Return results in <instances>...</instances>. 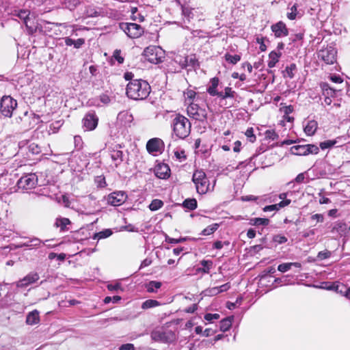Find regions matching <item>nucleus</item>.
Listing matches in <instances>:
<instances>
[{
    "mask_svg": "<svg viewBox=\"0 0 350 350\" xmlns=\"http://www.w3.org/2000/svg\"><path fill=\"white\" fill-rule=\"evenodd\" d=\"M144 55L149 62L157 64L163 62L165 51L160 46H149L144 49Z\"/></svg>",
    "mask_w": 350,
    "mask_h": 350,
    "instance_id": "5",
    "label": "nucleus"
},
{
    "mask_svg": "<svg viewBox=\"0 0 350 350\" xmlns=\"http://www.w3.org/2000/svg\"><path fill=\"white\" fill-rule=\"evenodd\" d=\"M232 317L222 319L219 323L220 330L224 332L228 331L232 325Z\"/></svg>",
    "mask_w": 350,
    "mask_h": 350,
    "instance_id": "32",
    "label": "nucleus"
},
{
    "mask_svg": "<svg viewBox=\"0 0 350 350\" xmlns=\"http://www.w3.org/2000/svg\"><path fill=\"white\" fill-rule=\"evenodd\" d=\"M29 34L34 33L38 28V21L33 15H31L24 23Z\"/></svg>",
    "mask_w": 350,
    "mask_h": 350,
    "instance_id": "21",
    "label": "nucleus"
},
{
    "mask_svg": "<svg viewBox=\"0 0 350 350\" xmlns=\"http://www.w3.org/2000/svg\"><path fill=\"white\" fill-rule=\"evenodd\" d=\"M281 56V53H277L275 51H271L269 55V61L267 63L268 67L271 68H273L276 63L279 61V58Z\"/></svg>",
    "mask_w": 350,
    "mask_h": 350,
    "instance_id": "29",
    "label": "nucleus"
},
{
    "mask_svg": "<svg viewBox=\"0 0 350 350\" xmlns=\"http://www.w3.org/2000/svg\"><path fill=\"white\" fill-rule=\"evenodd\" d=\"M7 14H10L13 16L18 17L20 20L23 21V23L30 16V12L28 10H19V9H8Z\"/></svg>",
    "mask_w": 350,
    "mask_h": 350,
    "instance_id": "20",
    "label": "nucleus"
},
{
    "mask_svg": "<svg viewBox=\"0 0 350 350\" xmlns=\"http://www.w3.org/2000/svg\"><path fill=\"white\" fill-rule=\"evenodd\" d=\"M120 27L131 38H137L144 33L143 27L137 23H122Z\"/></svg>",
    "mask_w": 350,
    "mask_h": 350,
    "instance_id": "9",
    "label": "nucleus"
},
{
    "mask_svg": "<svg viewBox=\"0 0 350 350\" xmlns=\"http://www.w3.org/2000/svg\"><path fill=\"white\" fill-rule=\"evenodd\" d=\"M183 206L189 210H194L197 207V201L195 199H187L184 201Z\"/></svg>",
    "mask_w": 350,
    "mask_h": 350,
    "instance_id": "45",
    "label": "nucleus"
},
{
    "mask_svg": "<svg viewBox=\"0 0 350 350\" xmlns=\"http://www.w3.org/2000/svg\"><path fill=\"white\" fill-rule=\"evenodd\" d=\"M318 127V124L315 120H310L304 126V132L308 136L313 135Z\"/></svg>",
    "mask_w": 350,
    "mask_h": 350,
    "instance_id": "24",
    "label": "nucleus"
},
{
    "mask_svg": "<svg viewBox=\"0 0 350 350\" xmlns=\"http://www.w3.org/2000/svg\"><path fill=\"white\" fill-rule=\"evenodd\" d=\"M290 151L295 155L306 156L310 154H318L319 148L314 144L295 145L291 148Z\"/></svg>",
    "mask_w": 350,
    "mask_h": 350,
    "instance_id": "8",
    "label": "nucleus"
},
{
    "mask_svg": "<svg viewBox=\"0 0 350 350\" xmlns=\"http://www.w3.org/2000/svg\"><path fill=\"white\" fill-rule=\"evenodd\" d=\"M113 234V232L111 229H105L102 231H100L97 233H95L93 236L94 239H105L110 237Z\"/></svg>",
    "mask_w": 350,
    "mask_h": 350,
    "instance_id": "33",
    "label": "nucleus"
},
{
    "mask_svg": "<svg viewBox=\"0 0 350 350\" xmlns=\"http://www.w3.org/2000/svg\"><path fill=\"white\" fill-rule=\"evenodd\" d=\"M327 288L330 290L334 289L336 292L341 294L345 293L344 295L347 298L350 299V288H347L344 285L333 284L332 286H329Z\"/></svg>",
    "mask_w": 350,
    "mask_h": 350,
    "instance_id": "27",
    "label": "nucleus"
},
{
    "mask_svg": "<svg viewBox=\"0 0 350 350\" xmlns=\"http://www.w3.org/2000/svg\"><path fill=\"white\" fill-rule=\"evenodd\" d=\"M62 124L63 122L62 120L55 121L50 125V129L52 130L53 133H56Z\"/></svg>",
    "mask_w": 350,
    "mask_h": 350,
    "instance_id": "55",
    "label": "nucleus"
},
{
    "mask_svg": "<svg viewBox=\"0 0 350 350\" xmlns=\"http://www.w3.org/2000/svg\"><path fill=\"white\" fill-rule=\"evenodd\" d=\"M74 143L75 148L77 149H81L83 146V141L80 136L76 135L74 137Z\"/></svg>",
    "mask_w": 350,
    "mask_h": 350,
    "instance_id": "59",
    "label": "nucleus"
},
{
    "mask_svg": "<svg viewBox=\"0 0 350 350\" xmlns=\"http://www.w3.org/2000/svg\"><path fill=\"white\" fill-rule=\"evenodd\" d=\"M192 181L195 184L196 191L199 194H205L209 191V180L203 171L196 170L192 176Z\"/></svg>",
    "mask_w": 350,
    "mask_h": 350,
    "instance_id": "4",
    "label": "nucleus"
},
{
    "mask_svg": "<svg viewBox=\"0 0 350 350\" xmlns=\"http://www.w3.org/2000/svg\"><path fill=\"white\" fill-rule=\"evenodd\" d=\"M173 131L180 139L187 137L191 131V124L189 120L183 116H176L173 120Z\"/></svg>",
    "mask_w": 350,
    "mask_h": 350,
    "instance_id": "2",
    "label": "nucleus"
},
{
    "mask_svg": "<svg viewBox=\"0 0 350 350\" xmlns=\"http://www.w3.org/2000/svg\"><path fill=\"white\" fill-rule=\"evenodd\" d=\"M40 117L33 113L25 111L23 116H17L14 118V123L19 129L23 131H28L33 128L39 122Z\"/></svg>",
    "mask_w": 350,
    "mask_h": 350,
    "instance_id": "3",
    "label": "nucleus"
},
{
    "mask_svg": "<svg viewBox=\"0 0 350 350\" xmlns=\"http://www.w3.org/2000/svg\"><path fill=\"white\" fill-rule=\"evenodd\" d=\"M113 57L119 63L122 64L124 62V57L120 55V50H116L113 53Z\"/></svg>",
    "mask_w": 350,
    "mask_h": 350,
    "instance_id": "60",
    "label": "nucleus"
},
{
    "mask_svg": "<svg viewBox=\"0 0 350 350\" xmlns=\"http://www.w3.org/2000/svg\"><path fill=\"white\" fill-rule=\"evenodd\" d=\"M280 207L278 206V204H275L272 205L266 206L263 208V211L269 212V211H278Z\"/></svg>",
    "mask_w": 350,
    "mask_h": 350,
    "instance_id": "61",
    "label": "nucleus"
},
{
    "mask_svg": "<svg viewBox=\"0 0 350 350\" xmlns=\"http://www.w3.org/2000/svg\"><path fill=\"white\" fill-rule=\"evenodd\" d=\"M154 174L161 179H166L170 175V169L165 163L158 164L154 169Z\"/></svg>",
    "mask_w": 350,
    "mask_h": 350,
    "instance_id": "19",
    "label": "nucleus"
},
{
    "mask_svg": "<svg viewBox=\"0 0 350 350\" xmlns=\"http://www.w3.org/2000/svg\"><path fill=\"white\" fill-rule=\"evenodd\" d=\"M98 118L94 112L88 113L83 118V126L87 131H92L98 124Z\"/></svg>",
    "mask_w": 350,
    "mask_h": 350,
    "instance_id": "12",
    "label": "nucleus"
},
{
    "mask_svg": "<svg viewBox=\"0 0 350 350\" xmlns=\"http://www.w3.org/2000/svg\"><path fill=\"white\" fill-rule=\"evenodd\" d=\"M331 252L327 250L321 251L317 254V258L320 260H325L329 258L331 256Z\"/></svg>",
    "mask_w": 350,
    "mask_h": 350,
    "instance_id": "51",
    "label": "nucleus"
},
{
    "mask_svg": "<svg viewBox=\"0 0 350 350\" xmlns=\"http://www.w3.org/2000/svg\"><path fill=\"white\" fill-rule=\"evenodd\" d=\"M70 224V221L68 218L59 217L56 219L55 225L60 228L61 230H66V226Z\"/></svg>",
    "mask_w": 350,
    "mask_h": 350,
    "instance_id": "36",
    "label": "nucleus"
},
{
    "mask_svg": "<svg viewBox=\"0 0 350 350\" xmlns=\"http://www.w3.org/2000/svg\"><path fill=\"white\" fill-rule=\"evenodd\" d=\"M291 269L290 263H282L278 265V270L280 272L285 273Z\"/></svg>",
    "mask_w": 350,
    "mask_h": 350,
    "instance_id": "57",
    "label": "nucleus"
},
{
    "mask_svg": "<svg viewBox=\"0 0 350 350\" xmlns=\"http://www.w3.org/2000/svg\"><path fill=\"white\" fill-rule=\"evenodd\" d=\"M250 224L253 226H267L269 224V219L267 218H252Z\"/></svg>",
    "mask_w": 350,
    "mask_h": 350,
    "instance_id": "34",
    "label": "nucleus"
},
{
    "mask_svg": "<svg viewBox=\"0 0 350 350\" xmlns=\"http://www.w3.org/2000/svg\"><path fill=\"white\" fill-rule=\"evenodd\" d=\"M163 206V202L162 200L159 199H154L150 204L149 208L152 211H155L161 208Z\"/></svg>",
    "mask_w": 350,
    "mask_h": 350,
    "instance_id": "43",
    "label": "nucleus"
},
{
    "mask_svg": "<svg viewBox=\"0 0 350 350\" xmlns=\"http://www.w3.org/2000/svg\"><path fill=\"white\" fill-rule=\"evenodd\" d=\"M271 31L276 38H282L288 36V30L282 21H279L271 27Z\"/></svg>",
    "mask_w": 350,
    "mask_h": 350,
    "instance_id": "18",
    "label": "nucleus"
},
{
    "mask_svg": "<svg viewBox=\"0 0 350 350\" xmlns=\"http://www.w3.org/2000/svg\"><path fill=\"white\" fill-rule=\"evenodd\" d=\"M204 293L206 295L215 296L219 293V291L218 290L217 287L215 286V287L206 289L204 291Z\"/></svg>",
    "mask_w": 350,
    "mask_h": 350,
    "instance_id": "54",
    "label": "nucleus"
},
{
    "mask_svg": "<svg viewBox=\"0 0 350 350\" xmlns=\"http://www.w3.org/2000/svg\"><path fill=\"white\" fill-rule=\"evenodd\" d=\"M287 240V238L282 234H275L273 237V241L278 244L285 243Z\"/></svg>",
    "mask_w": 350,
    "mask_h": 350,
    "instance_id": "53",
    "label": "nucleus"
},
{
    "mask_svg": "<svg viewBox=\"0 0 350 350\" xmlns=\"http://www.w3.org/2000/svg\"><path fill=\"white\" fill-rule=\"evenodd\" d=\"M16 107V100L11 96H4L1 98L0 101V112L3 116L10 118Z\"/></svg>",
    "mask_w": 350,
    "mask_h": 350,
    "instance_id": "7",
    "label": "nucleus"
},
{
    "mask_svg": "<svg viewBox=\"0 0 350 350\" xmlns=\"http://www.w3.org/2000/svg\"><path fill=\"white\" fill-rule=\"evenodd\" d=\"M40 321L39 312L34 310L29 312L26 317V323L27 325H33L38 323Z\"/></svg>",
    "mask_w": 350,
    "mask_h": 350,
    "instance_id": "23",
    "label": "nucleus"
},
{
    "mask_svg": "<svg viewBox=\"0 0 350 350\" xmlns=\"http://www.w3.org/2000/svg\"><path fill=\"white\" fill-rule=\"evenodd\" d=\"M24 239H26L27 240L25 242L19 243L16 246V248L27 247L29 250H33V249L39 248L40 247H41L42 245H44V243L37 237H32V238L24 237Z\"/></svg>",
    "mask_w": 350,
    "mask_h": 350,
    "instance_id": "13",
    "label": "nucleus"
},
{
    "mask_svg": "<svg viewBox=\"0 0 350 350\" xmlns=\"http://www.w3.org/2000/svg\"><path fill=\"white\" fill-rule=\"evenodd\" d=\"M188 116L200 122H204L207 118V107H200L198 104L190 103L187 109Z\"/></svg>",
    "mask_w": 350,
    "mask_h": 350,
    "instance_id": "6",
    "label": "nucleus"
},
{
    "mask_svg": "<svg viewBox=\"0 0 350 350\" xmlns=\"http://www.w3.org/2000/svg\"><path fill=\"white\" fill-rule=\"evenodd\" d=\"M126 199V195L123 191H116L110 193L107 197L108 204L112 206H120Z\"/></svg>",
    "mask_w": 350,
    "mask_h": 350,
    "instance_id": "14",
    "label": "nucleus"
},
{
    "mask_svg": "<svg viewBox=\"0 0 350 350\" xmlns=\"http://www.w3.org/2000/svg\"><path fill=\"white\" fill-rule=\"evenodd\" d=\"M311 220L316 221L317 222H323L324 217L322 214H314L310 217Z\"/></svg>",
    "mask_w": 350,
    "mask_h": 350,
    "instance_id": "62",
    "label": "nucleus"
},
{
    "mask_svg": "<svg viewBox=\"0 0 350 350\" xmlns=\"http://www.w3.org/2000/svg\"><path fill=\"white\" fill-rule=\"evenodd\" d=\"M40 278V276L36 272H30L26 276H25L23 279L20 280L16 283V286L18 288H25L29 285L35 283Z\"/></svg>",
    "mask_w": 350,
    "mask_h": 350,
    "instance_id": "16",
    "label": "nucleus"
},
{
    "mask_svg": "<svg viewBox=\"0 0 350 350\" xmlns=\"http://www.w3.org/2000/svg\"><path fill=\"white\" fill-rule=\"evenodd\" d=\"M161 286V283L158 281H150L146 284V290L148 293H154Z\"/></svg>",
    "mask_w": 350,
    "mask_h": 350,
    "instance_id": "38",
    "label": "nucleus"
},
{
    "mask_svg": "<svg viewBox=\"0 0 350 350\" xmlns=\"http://www.w3.org/2000/svg\"><path fill=\"white\" fill-rule=\"evenodd\" d=\"M342 139V137H337L334 139H328L320 143L319 146L322 150H325L327 148H330L337 145L340 141Z\"/></svg>",
    "mask_w": 350,
    "mask_h": 350,
    "instance_id": "26",
    "label": "nucleus"
},
{
    "mask_svg": "<svg viewBox=\"0 0 350 350\" xmlns=\"http://www.w3.org/2000/svg\"><path fill=\"white\" fill-rule=\"evenodd\" d=\"M298 14L297 4H294L291 8L289 12H287V18L290 20H295Z\"/></svg>",
    "mask_w": 350,
    "mask_h": 350,
    "instance_id": "46",
    "label": "nucleus"
},
{
    "mask_svg": "<svg viewBox=\"0 0 350 350\" xmlns=\"http://www.w3.org/2000/svg\"><path fill=\"white\" fill-rule=\"evenodd\" d=\"M256 42L260 44V50L265 51L267 49V46L264 43V38L262 37L256 38Z\"/></svg>",
    "mask_w": 350,
    "mask_h": 350,
    "instance_id": "63",
    "label": "nucleus"
},
{
    "mask_svg": "<svg viewBox=\"0 0 350 350\" xmlns=\"http://www.w3.org/2000/svg\"><path fill=\"white\" fill-rule=\"evenodd\" d=\"M94 183L98 188H104L107 186L105 177L103 175L96 176L94 178Z\"/></svg>",
    "mask_w": 350,
    "mask_h": 350,
    "instance_id": "42",
    "label": "nucleus"
},
{
    "mask_svg": "<svg viewBox=\"0 0 350 350\" xmlns=\"http://www.w3.org/2000/svg\"><path fill=\"white\" fill-rule=\"evenodd\" d=\"M336 51L334 47L329 46L321 49L318 53V57L323 60L326 64H333L336 61Z\"/></svg>",
    "mask_w": 350,
    "mask_h": 350,
    "instance_id": "11",
    "label": "nucleus"
},
{
    "mask_svg": "<svg viewBox=\"0 0 350 350\" xmlns=\"http://www.w3.org/2000/svg\"><path fill=\"white\" fill-rule=\"evenodd\" d=\"M111 158L114 162L115 166L118 167L123 161V152L119 150H113L111 152Z\"/></svg>",
    "mask_w": 350,
    "mask_h": 350,
    "instance_id": "25",
    "label": "nucleus"
},
{
    "mask_svg": "<svg viewBox=\"0 0 350 350\" xmlns=\"http://www.w3.org/2000/svg\"><path fill=\"white\" fill-rule=\"evenodd\" d=\"M101 10L98 8L90 5L85 8V15L87 17H97L101 15Z\"/></svg>",
    "mask_w": 350,
    "mask_h": 350,
    "instance_id": "28",
    "label": "nucleus"
},
{
    "mask_svg": "<svg viewBox=\"0 0 350 350\" xmlns=\"http://www.w3.org/2000/svg\"><path fill=\"white\" fill-rule=\"evenodd\" d=\"M265 137L267 139L276 140L279 138V135L275 132L274 130H267L265 133Z\"/></svg>",
    "mask_w": 350,
    "mask_h": 350,
    "instance_id": "49",
    "label": "nucleus"
},
{
    "mask_svg": "<svg viewBox=\"0 0 350 350\" xmlns=\"http://www.w3.org/2000/svg\"><path fill=\"white\" fill-rule=\"evenodd\" d=\"M297 70V66L295 64H291L289 66H286L285 70L284 71V77H288L290 79H293L295 76V72Z\"/></svg>",
    "mask_w": 350,
    "mask_h": 350,
    "instance_id": "35",
    "label": "nucleus"
},
{
    "mask_svg": "<svg viewBox=\"0 0 350 350\" xmlns=\"http://www.w3.org/2000/svg\"><path fill=\"white\" fill-rule=\"evenodd\" d=\"M226 62L232 64H236L241 59V56L239 55H230L229 53H226L224 56Z\"/></svg>",
    "mask_w": 350,
    "mask_h": 350,
    "instance_id": "44",
    "label": "nucleus"
},
{
    "mask_svg": "<svg viewBox=\"0 0 350 350\" xmlns=\"http://www.w3.org/2000/svg\"><path fill=\"white\" fill-rule=\"evenodd\" d=\"M163 147V142L159 138H152L148 141L146 149L149 153L160 152Z\"/></svg>",
    "mask_w": 350,
    "mask_h": 350,
    "instance_id": "17",
    "label": "nucleus"
},
{
    "mask_svg": "<svg viewBox=\"0 0 350 350\" xmlns=\"http://www.w3.org/2000/svg\"><path fill=\"white\" fill-rule=\"evenodd\" d=\"M161 305V303L154 299H147L142 304V308L147 310Z\"/></svg>",
    "mask_w": 350,
    "mask_h": 350,
    "instance_id": "37",
    "label": "nucleus"
},
{
    "mask_svg": "<svg viewBox=\"0 0 350 350\" xmlns=\"http://www.w3.org/2000/svg\"><path fill=\"white\" fill-rule=\"evenodd\" d=\"M219 82V81L217 77H213L210 80L206 91L211 96H218L219 93V92L217 90Z\"/></svg>",
    "mask_w": 350,
    "mask_h": 350,
    "instance_id": "22",
    "label": "nucleus"
},
{
    "mask_svg": "<svg viewBox=\"0 0 350 350\" xmlns=\"http://www.w3.org/2000/svg\"><path fill=\"white\" fill-rule=\"evenodd\" d=\"M174 155L180 161L186 159V154L184 150H176L174 152Z\"/></svg>",
    "mask_w": 350,
    "mask_h": 350,
    "instance_id": "58",
    "label": "nucleus"
},
{
    "mask_svg": "<svg viewBox=\"0 0 350 350\" xmlns=\"http://www.w3.org/2000/svg\"><path fill=\"white\" fill-rule=\"evenodd\" d=\"M218 227L219 225L217 224L210 225L202 231L201 234L204 236L211 235L217 230Z\"/></svg>",
    "mask_w": 350,
    "mask_h": 350,
    "instance_id": "40",
    "label": "nucleus"
},
{
    "mask_svg": "<svg viewBox=\"0 0 350 350\" xmlns=\"http://www.w3.org/2000/svg\"><path fill=\"white\" fill-rule=\"evenodd\" d=\"M245 135L247 137L248 140L250 142H254L256 141V135L254 134V129L253 128L250 127L248 128L245 131Z\"/></svg>",
    "mask_w": 350,
    "mask_h": 350,
    "instance_id": "52",
    "label": "nucleus"
},
{
    "mask_svg": "<svg viewBox=\"0 0 350 350\" xmlns=\"http://www.w3.org/2000/svg\"><path fill=\"white\" fill-rule=\"evenodd\" d=\"M174 62L179 66L180 69L187 68V55H176L174 57Z\"/></svg>",
    "mask_w": 350,
    "mask_h": 350,
    "instance_id": "30",
    "label": "nucleus"
},
{
    "mask_svg": "<svg viewBox=\"0 0 350 350\" xmlns=\"http://www.w3.org/2000/svg\"><path fill=\"white\" fill-rule=\"evenodd\" d=\"M187 67L195 68L198 66V62L195 55H187Z\"/></svg>",
    "mask_w": 350,
    "mask_h": 350,
    "instance_id": "41",
    "label": "nucleus"
},
{
    "mask_svg": "<svg viewBox=\"0 0 350 350\" xmlns=\"http://www.w3.org/2000/svg\"><path fill=\"white\" fill-rule=\"evenodd\" d=\"M236 92L232 90V89L230 87H226L224 89V92H219L217 97L221 99H226L228 98H233L235 97Z\"/></svg>",
    "mask_w": 350,
    "mask_h": 350,
    "instance_id": "31",
    "label": "nucleus"
},
{
    "mask_svg": "<svg viewBox=\"0 0 350 350\" xmlns=\"http://www.w3.org/2000/svg\"><path fill=\"white\" fill-rule=\"evenodd\" d=\"M79 3V0H63L65 7L69 10L75 8Z\"/></svg>",
    "mask_w": 350,
    "mask_h": 350,
    "instance_id": "50",
    "label": "nucleus"
},
{
    "mask_svg": "<svg viewBox=\"0 0 350 350\" xmlns=\"http://www.w3.org/2000/svg\"><path fill=\"white\" fill-rule=\"evenodd\" d=\"M28 150L32 154H38L41 152V148L34 142L29 143Z\"/></svg>",
    "mask_w": 350,
    "mask_h": 350,
    "instance_id": "47",
    "label": "nucleus"
},
{
    "mask_svg": "<svg viewBox=\"0 0 350 350\" xmlns=\"http://www.w3.org/2000/svg\"><path fill=\"white\" fill-rule=\"evenodd\" d=\"M119 350H135V347L131 343H126L121 345L119 347Z\"/></svg>",
    "mask_w": 350,
    "mask_h": 350,
    "instance_id": "64",
    "label": "nucleus"
},
{
    "mask_svg": "<svg viewBox=\"0 0 350 350\" xmlns=\"http://www.w3.org/2000/svg\"><path fill=\"white\" fill-rule=\"evenodd\" d=\"M200 264L202 266V267L199 268L198 271L205 273H208L210 269L212 268L213 262L211 260H203L200 262Z\"/></svg>",
    "mask_w": 350,
    "mask_h": 350,
    "instance_id": "39",
    "label": "nucleus"
},
{
    "mask_svg": "<svg viewBox=\"0 0 350 350\" xmlns=\"http://www.w3.org/2000/svg\"><path fill=\"white\" fill-rule=\"evenodd\" d=\"M151 91L150 84L143 79H134L129 82L126 88L127 96L133 100H144L146 98Z\"/></svg>",
    "mask_w": 350,
    "mask_h": 350,
    "instance_id": "1",
    "label": "nucleus"
},
{
    "mask_svg": "<svg viewBox=\"0 0 350 350\" xmlns=\"http://www.w3.org/2000/svg\"><path fill=\"white\" fill-rule=\"evenodd\" d=\"M204 319L208 322H212L213 320H217L219 318V314L217 313L211 314L207 313L204 315Z\"/></svg>",
    "mask_w": 350,
    "mask_h": 350,
    "instance_id": "56",
    "label": "nucleus"
},
{
    "mask_svg": "<svg viewBox=\"0 0 350 350\" xmlns=\"http://www.w3.org/2000/svg\"><path fill=\"white\" fill-rule=\"evenodd\" d=\"M38 183V178L35 174H28L22 176L17 182L19 189H31L36 187Z\"/></svg>",
    "mask_w": 350,
    "mask_h": 350,
    "instance_id": "10",
    "label": "nucleus"
},
{
    "mask_svg": "<svg viewBox=\"0 0 350 350\" xmlns=\"http://www.w3.org/2000/svg\"><path fill=\"white\" fill-rule=\"evenodd\" d=\"M185 100L189 103H193L192 100L195 98L196 93L194 90H187L184 93Z\"/></svg>",
    "mask_w": 350,
    "mask_h": 350,
    "instance_id": "48",
    "label": "nucleus"
},
{
    "mask_svg": "<svg viewBox=\"0 0 350 350\" xmlns=\"http://www.w3.org/2000/svg\"><path fill=\"white\" fill-rule=\"evenodd\" d=\"M133 121V115L127 110L122 111L118 114L116 122L121 126H130Z\"/></svg>",
    "mask_w": 350,
    "mask_h": 350,
    "instance_id": "15",
    "label": "nucleus"
}]
</instances>
